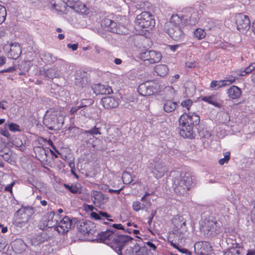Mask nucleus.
<instances>
[{
	"instance_id": "nucleus-53",
	"label": "nucleus",
	"mask_w": 255,
	"mask_h": 255,
	"mask_svg": "<svg viewBox=\"0 0 255 255\" xmlns=\"http://www.w3.org/2000/svg\"><path fill=\"white\" fill-rule=\"evenodd\" d=\"M134 252L131 248L130 247L129 249L127 248L125 250V255H134Z\"/></svg>"
},
{
	"instance_id": "nucleus-20",
	"label": "nucleus",
	"mask_w": 255,
	"mask_h": 255,
	"mask_svg": "<svg viewBox=\"0 0 255 255\" xmlns=\"http://www.w3.org/2000/svg\"><path fill=\"white\" fill-rule=\"evenodd\" d=\"M179 134L184 138H192L194 137L193 127L188 124L179 123Z\"/></svg>"
},
{
	"instance_id": "nucleus-13",
	"label": "nucleus",
	"mask_w": 255,
	"mask_h": 255,
	"mask_svg": "<svg viewBox=\"0 0 255 255\" xmlns=\"http://www.w3.org/2000/svg\"><path fill=\"white\" fill-rule=\"evenodd\" d=\"M236 23L237 29L240 31L247 30L250 27L249 16L242 13H239L236 16Z\"/></svg>"
},
{
	"instance_id": "nucleus-33",
	"label": "nucleus",
	"mask_w": 255,
	"mask_h": 255,
	"mask_svg": "<svg viewBox=\"0 0 255 255\" xmlns=\"http://www.w3.org/2000/svg\"><path fill=\"white\" fill-rule=\"evenodd\" d=\"M255 69V62H253L250 65L246 68L245 70H239L237 71V74L239 76H244L247 74L251 73Z\"/></svg>"
},
{
	"instance_id": "nucleus-49",
	"label": "nucleus",
	"mask_w": 255,
	"mask_h": 255,
	"mask_svg": "<svg viewBox=\"0 0 255 255\" xmlns=\"http://www.w3.org/2000/svg\"><path fill=\"white\" fill-rule=\"evenodd\" d=\"M197 63L195 61H188L185 63V67L189 68H193L196 67Z\"/></svg>"
},
{
	"instance_id": "nucleus-56",
	"label": "nucleus",
	"mask_w": 255,
	"mask_h": 255,
	"mask_svg": "<svg viewBox=\"0 0 255 255\" xmlns=\"http://www.w3.org/2000/svg\"><path fill=\"white\" fill-rule=\"evenodd\" d=\"M67 47L69 48L72 49L73 51L76 50L78 48V44H68Z\"/></svg>"
},
{
	"instance_id": "nucleus-39",
	"label": "nucleus",
	"mask_w": 255,
	"mask_h": 255,
	"mask_svg": "<svg viewBox=\"0 0 255 255\" xmlns=\"http://www.w3.org/2000/svg\"><path fill=\"white\" fill-rule=\"evenodd\" d=\"M185 92L187 94H189V92L192 93L195 92V88L192 82H187L185 84Z\"/></svg>"
},
{
	"instance_id": "nucleus-50",
	"label": "nucleus",
	"mask_w": 255,
	"mask_h": 255,
	"mask_svg": "<svg viewBox=\"0 0 255 255\" xmlns=\"http://www.w3.org/2000/svg\"><path fill=\"white\" fill-rule=\"evenodd\" d=\"M80 109V106H79V102L77 101L75 106L71 109L70 113L71 114H74Z\"/></svg>"
},
{
	"instance_id": "nucleus-40",
	"label": "nucleus",
	"mask_w": 255,
	"mask_h": 255,
	"mask_svg": "<svg viewBox=\"0 0 255 255\" xmlns=\"http://www.w3.org/2000/svg\"><path fill=\"white\" fill-rule=\"evenodd\" d=\"M112 21L113 20L109 18H104L101 21V26L103 27L105 30L108 31L109 27L110 26Z\"/></svg>"
},
{
	"instance_id": "nucleus-63",
	"label": "nucleus",
	"mask_w": 255,
	"mask_h": 255,
	"mask_svg": "<svg viewBox=\"0 0 255 255\" xmlns=\"http://www.w3.org/2000/svg\"><path fill=\"white\" fill-rule=\"evenodd\" d=\"M155 213H156V212L155 211H153L152 210L151 211V217L149 219V220L148 221V223L149 224H150L152 222V219L153 218V217L154 216V215H155Z\"/></svg>"
},
{
	"instance_id": "nucleus-37",
	"label": "nucleus",
	"mask_w": 255,
	"mask_h": 255,
	"mask_svg": "<svg viewBox=\"0 0 255 255\" xmlns=\"http://www.w3.org/2000/svg\"><path fill=\"white\" fill-rule=\"evenodd\" d=\"M194 34L198 39H202L205 37L206 33L203 29L197 28L194 31Z\"/></svg>"
},
{
	"instance_id": "nucleus-5",
	"label": "nucleus",
	"mask_w": 255,
	"mask_h": 255,
	"mask_svg": "<svg viewBox=\"0 0 255 255\" xmlns=\"http://www.w3.org/2000/svg\"><path fill=\"white\" fill-rule=\"evenodd\" d=\"M115 238H113L111 242V247L119 255H122V250L124 247L128 245L131 242L132 239L128 236L123 235L120 232L115 230Z\"/></svg>"
},
{
	"instance_id": "nucleus-26",
	"label": "nucleus",
	"mask_w": 255,
	"mask_h": 255,
	"mask_svg": "<svg viewBox=\"0 0 255 255\" xmlns=\"http://www.w3.org/2000/svg\"><path fill=\"white\" fill-rule=\"evenodd\" d=\"M26 247V245L21 240H15L12 245L13 250L18 254L21 253L24 251Z\"/></svg>"
},
{
	"instance_id": "nucleus-30",
	"label": "nucleus",
	"mask_w": 255,
	"mask_h": 255,
	"mask_svg": "<svg viewBox=\"0 0 255 255\" xmlns=\"http://www.w3.org/2000/svg\"><path fill=\"white\" fill-rule=\"evenodd\" d=\"M91 216L95 220H101L102 218H105L108 221H113V220L110 219L111 216L110 215L102 211H100L98 213L92 212L91 213Z\"/></svg>"
},
{
	"instance_id": "nucleus-16",
	"label": "nucleus",
	"mask_w": 255,
	"mask_h": 255,
	"mask_svg": "<svg viewBox=\"0 0 255 255\" xmlns=\"http://www.w3.org/2000/svg\"><path fill=\"white\" fill-rule=\"evenodd\" d=\"M187 23L185 20H183L182 17L179 16L178 14H174L171 17L170 21L166 23L164 28L176 27H183L186 25Z\"/></svg>"
},
{
	"instance_id": "nucleus-24",
	"label": "nucleus",
	"mask_w": 255,
	"mask_h": 255,
	"mask_svg": "<svg viewBox=\"0 0 255 255\" xmlns=\"http://www.w3.org/2000/svg\"><path fill=\"white\" fill-rule=\"evenodd\" d=\"M227 94L230 99L234 100L239 99L242 94V92L238 87L232 86L228 89Z\"/></svg>"
},
{
	"instance_id": "nucleus-12",
	"label": "nucleus",
	"mask_w": 255,
	"mask_h": 255,
	"mask_svg": "<svg viewBox=\"0 0 255 255\" xmlns=\"http://www.w3.org/2000/svg\"><path fill=\"white\" fill-rule=\"evenodd\" d=\"M200 121L199 116L195 113H184L179 120V123H184L191 126L192 127L198 125Z\"/></svg>"
},
{
	"instance_id": "nucleus-38",
	"label": "nucleus",
	"mask_w": 255,
	"mask_h": 255,
	"mask_svg": "<svg viewBox=\"0 0 255 255\" xmlns=\"http://www.w3.org/2000/svg\"><path fill=\"white\" fill-rule=\"evenodd\" d=\"M230 152L226 151L224 153V158H221L219 160V163L221 165H224L225 163H227L230 159Z\"/></svg>"
},
{
	"instance_id": "nucleus-42",
	"label": "nucleus",
	"mask_w": 255,
	"mask_h": 255,
	"mask_svg": "<svg viewBox=\"0 0 255 255\" xmlns=\"http://www.w3.org/2000/svg\"><path fill=\"white\" fill-rule=\"evenodd\" d=\"M170 244L173 247L177 249L180 252H181L183 254H186L187 255H191V252L190 251H189L188 250L184 249V248H183V249L179 248L178 247V246L175 243H174L173 242V241L170 242Z\"/></svg>"
},
{
	"instance_id": "nucleus-11",
	"label": "nucleus",
	"mask_w": 255,
	"mask_h": 255,
	"mask_svg": "<svg viewBox=\"0 0 255 255\" xmlns=\"http://www.w3.org/2000/svg\"><path fill=\"white\" fill-rule=\"evenodd\" d=\"M3 49L6 51L8 57L13 59L18 58L22 53L20 45L16 42L5 45Z\"/></svg>"
},
{
	"instance_id": "nucleus-23",
	"label": "nucleus",
	"mask_w": 255,
	"mask_h": 255,
	"mask_svg": "<svg viewBox=\"0 0 255 255\" xmlns=\"http://www.w3.org/2000/svg\"><path fill=\"white\" fill-rule=\"evenodd\" d=\"M115 230H107L105 232H102L99 234V240L101 242H105L106 244L111 245L113 242V238H115Z\"/></svg>"
},
{
	"instance_id": "nucleus-52",
	"label": "nucleus",
	"mask_w": 255,
	"mask_h": 255,
	"mask_svg": "<svg viewBox=\"0 0 255 255\" xmlns=\"http://www.w3.org/2000/svg\"><path fill=\"white\" fill-rule=\"evenodd\" d=\"M236 79L237 78L236 77H232L230 79L225 80L224 81V82H225V83L226 84V86H227L234 83L236 81Z\"/></svg>"
},
{
	"instance_id": "nucleus-60",
	"label": "nucleus",
	"mask_w": 255,
	"mask_h": 255,
	"mask_svg": "<svg viewBox=\"0 0 255 255\" xmlns=\"http://www.w3.org/2000/svg\"><path fill=\"white\" fill-rule=\"evenodd\" d=\"M146 245L154 251H155L156 249V246L150 242H147L146 243Z\"/></svg>"
},
{
	"instance_id": "nucleus-9",
	"label": "nucleus",
	"mask_w": 255,
	"mask_h": 255,
	"mask_svg": "<svg viewBox=\"0 0 255 255\" xmlns=\"http://www.w3.org/2000/svg\"><path fill=\"white\" fill-rule=\"evenodd\" d=\"M57 216L52 212H48L40 220L38 225L39 228L42 230H44L54 227L57 223V220L55 219Z\"/></svg>"
},
{
	"instance_id": "nucleus-54",
	"label": "nucleus",
	"mask_w": 255,
	"mask_h": 255,
	"mask_svg": "<svg viewBox=\"0 0 255 255\" xmlns=\"http://www.w3.org/2000/svg\"><path fill=\"white\" fill-rule=\"evenodd\" d=\"M179 74H176L174 76H172L170 80V82L171 83H174L176 82L178 79L179 78Z\"/></svg>"
},
{
	"instance_id": "nucleus-2",
	"label": "nucleus",
	"mask_w": 255,
	"mask_h": 255,
	"mask_svg": "<svg viewBox=\"0 0 255 255\" xmlns=\"http://www.w3.org/2000/svg\"><path fill=\"white\" fill-rule=\"evenodd\" d=\"M193 183V177L189 174L176 177L174 179V191L177 194L183 195L190 189Z\"/></svg>"
},
{
	"instance_id": "nucleus-10",
	"label": "nucleus",
	"mask_w": 255,
	"mask_h": 255,
	"mask_svg": "<svg viewBox=\"0 0 255 255\" xmlns=\"http://www.w3.org/2000/svg\"><path fill=\"white\" fill-rule=\"evenodd\" d=\"M139 58L143 61H148L150 63L159 62L162 58L160 52L150 50L142 52L139 54Z\"/></svg>"
},
{
	"instance_id": "nucleus-18",
	"label": "nucleus",
	"mask_w": 255,
	"mask_h": 255,
	"mask_svg": "<svg viewBox=\"0 0 255 255\" xmlns=\"http://www.w3.org/2000/svg\"><path fill=\"white\" fill-rule=\"evenodd\" d=\"M120 99L115 97H106L101 99V103L107 109L117 108L120 104Z\"/></svg>"
},
{
	"instance_id": "nucleus-34",
	"label": "nucleus",
	"mask_w": 255,
	"mask_h": 255,
	"mask_svg": "<svg viewBox=\"0 0 255 255\" xmlns=\"http://www.w3.org/2000/svg\"><path fill=\"white\" fill-rule=\"evenodd\" d=\"M198 13L196 11H194L191 14L190 17L189 18V20H185V22H187V24H190L191 25H194L196 24L198 21Z\"/></svg>"
},
{
	"instance_id": "nucleus-14",
	"label": "nucleus",
	"mask_w": 255,
	"mask_h": 255,
	"mask_svg": "<svg viewBox=\"0 0 255 255\" xmlns=\"http://www.w3.org/2000/svg\"><path fill=\"white\" fill-rule=\"evenodd\" d=\"M91 195L92 200L94 205L99 208H103V206L107 203L109 200L108 197L98 191H92Z\"/></svg>"
},
{
	"instance_id": "nucleus-6",
	"label": "nucleus",
	"mask_w": 255,
	"mask_h": 255,
	"mask_svg": "<svg viewBox=\"0 0 255 255\" xmlns=\"http://www.w3.org/2000/svg\"><path fill=\"white\" fill-rule=\"evenodd\" d=\"M33 210L30 208H21L19 209L15 216L14 224L18 227L26 226L31 219Z\"/></svg>"
},
{
	"instance_id": "nucleus-3",
	"label": "nucleus",
	"mask_w": 255,
	"mask_h": 255,
	"mask_svg": "<svg viewBox=\"0 0 255 255\" xmlns=\"http://www.w3.org/2000/svg\"><path fill=\"white\" fill-rule=\"evenodd\" d=\"M149 169L153 176L159 179L168 174L169 166L161 159H155L149 163Z\"/></svg>"
},
{
	"instance_id": "nucleus-15",
	"label": "nucleus",
	"mask_w": 255,
	"mask_h": 255,
	"mask_svg": "<svg viewBox=\"0 0 255 255\" xmlns=\"http://www.w3.org/2000/svg\"><path fill=\"white\" fill-rule=\"evenodd\" d=\"M72 224V221L68 217L65 216L58 223L55 229L59 234H64L69 231Z\"/></svg>"
},
{
	"instance_id": "nucleus-7",
	"label": "nucleus",
	"mask_w": 255,
	"mask_h": 255,
	"mask_svg": "<svg viewBox=\"0 0 255 255\" xmlns=\"http://www.w3.org/2000/svg\"><path fill=\"white\" fill-rule=\"evenodd\" d=\"M161 88L155 81H146L139 85L138 88L139 94L143 96H148L158 93Z\"/></svg>"
},
{
	"instance_id": "nucleus-25",
	"label": "nucleus",
	"mask_w": 255,
	"mask_h": 255,
	"mask_svg": "<svg viewBox=\"0 0 255 255\" xmlns=\"http://www.w3.org/2000/svg\"><path fill=\"white\" fill-rule=\"evenodd\" d=\"M34 151L37 158L40 161H45L47 160V152L45 149L41 146L34 147Z\"/></svg>"
},
{
	"instance_id": "nucleus-58",
	"label": "nucleus",
	"mask_w": 255,
	"mask_h": 255,
	"mask_svg": "<svg viewBox=\"0 0 255 255\" xmlns=\"http://www.w3.org/2000/svg\"><path fill=\"white\" fill-rule=\"evenodd\" d=\"M123 189V187H121V188L117 189V190H114V189H109L108 192L111 193H116L117 194H119L120 193L121 190Z\"/></svg>"
},
{
	"instance_id": "nucleus-59",
	"label": "nucleus",
	"mask_w": 255,
	"mask_h": 255,
	"mask_svg": "<svg viewBox=\"0 0 255 255\" xmlns=\"http://www.w3.org/2000/svg\"><path fill=\"white\" fill-rule=\"evenodd\" d=\"M6 58L4 56H0V67L3 66L6 62Z\"/></svg>"
},
{
	"instance_id": "nucleus-46",
	"label": "nucleus",
	"mask_w": 255,
	"mask_h": 255,
	"mask_svg": "<svg viewBox=\"0 0 255 255\" xmlns=\"http://www.w3.org/2000/svg\"><path fill=\"white\" fill-rule=\"evenodd\" d=\"M192 104L193 102L192 100L188 99L183 101L181 102V105L183 108H185L187 110H189L191 106L192 105Z\"/></svg>"
},
{
	"instance_id": "nucleus-64",
	"label": "nucleus",
	"mask_w": 255,
	"mask_h": 255,
	"mask_svg": "<svg viewBox=\"0 0 255 255\" xmlns=\"http://www.w3.org/2000/svg\"><path fill=\"white\" fill-rule=\"evenodd\" d=\"M16 70V67L15 66H11L6 69V72H11Z\"/></svg>"
},
{
	"instance_id": "nucleus-31",
	"label": "nucleus",
	"mask_w": 255,
	"mask_h": 255,
	"mask_svg": "<svg viewBox=\"0 0 255 255\" xmlns=\"http://www.w3.org/2000/svg\"><path fill=\"white\" fill-rule=\"evenodd\" d=\"M177 103L171 100H167L164 104V110L166 112L170 113L175 110Z\"/></svg>"
},
{
	"instance_id": "nucleus-41",
	"label": "nucleus",
	"mask_w": 255,
	"mask_h": 255,
	"mask_svg": "<svg viewBox=\"0 0 255 255\" xmlns=\"http://www.w3.org/2000/svg\"><path fill=\"white\" fill-rule=\"evenodd\" d=\"M6 16V10L5 8L0 5V24L3 23Z\"/></svg>"
},
{
	"instance_id": "nucleus-1",
	"label": "nucleus",
	"mask_w": 255,
	"mask_h": 255,
	"mask_svg": "<svg viewBox=\"0 0 255 255\" xmlns=\"http://www.w3.org/2000/svg\"><path fill=\"white\" fill-rule=\"evenodd\" d=\"M64 116L60 109L48 110L44 119V123L50 125L48 127L50 129L56 127L62 126L64 123Z\"/></svg>"
},
{
	"instance_id": "nucleus-36",
	"label": "nucleus",
	"mask_w": 255,
	"mask_h": 255,
	"mask_svg": "<svg viewBox=\"0 0 255 255\" xmlns=\"http://www.w3.org/2000/svg\"><path fill=\"white\" fill-rule=\"evenodd\" d=\"M225 82L224 80L212 81L210 84V87L213 89L221 88L226 86Z\"/></svg>"
},
{
	"instance_id": "nucleus-62",
	"label": "nucleus",
	"mask_w": 255,
	"mask_h": 255,
	"mask_svg": "<svg viewBox=\"0 0 255 255\" xmlns=\"http://www.w3.org/2000/svg\"><path fill=\"white\" fill-rule=\"evenodd\" d=\"M5 103H6V102L5 101H2L0 102V108L2 110H6L7 108L5 105Z\"/></svg>"
},
{
	"instance_id": "nucleus-35",
	"label": "nucleus",
	"mask_w": 255,
	"mask_h": 255,
	"mask_svg": "<svg viewBox=\"0 0 255 255\" xmlns=\"http://www.w3.org/2000/svg\"><path fill=\"white\" fill-rule=\"evenodd\" d=\"M144 203H140L139 201H134L132 203L133 210L136 212L139 211L140 210H145L147 211L150 208H146L144 206Z\"/></svg>"
},
{
	"instance_id": "nucleus-21",
	"label": "nucleus",
	"mask_w": 255,
	"mask_h": 255,
	"mask_svg": "<svg viewBox=\"0 0 255 255\" xmlns=\"http://www.w3.org/2000/svg\"><path fill=\"white\" fill-rule=\"evenodd\" d=\"M66 3L68 6L77 12L81 13L86 12L87 7L84 4L80 3L79 0H67Z\"/></svg>"
},
{
	"instance_id": "nucleus-4",
	"label": "nucleus",
	"mask_w": 255,
	"mask_h": 255,
	"mask_svg": "<svg viewBox=\"0 0 255 255\" xmlns=\"http://www.w3.org/2000/svg\"><path fill=\"white\" fill-rule=\"evenodd\" d=\"M135 26L138 28L148 31L154 27L155 22L153 15L147 11H143L137 15Z\"/></svg>"
},
{
	"instance_id": "nucleus-61",
	"label": "nucleus",
	"mask_w": 255,
	"mask_h": 255,
	"mask_svg": "<svg viewBox=\"0 0 255 255\" xmlns=\"http://www.w3.org/2000/svg\"><path fill=\"white\" fill-rule=\"evenodd\" d=\"M14 144L18 147H22V142L19 139H16Z\"/></svg>"
},
{
	"instance_id": "nucleus-57",
	"label": "nucleus",
	"mask_w": 255,
	"mask_h": 255,
	"mask_svg": "<svg viewBox=\"0 0 255 255\" xmlns=\"http://www.w3.org/2000/svg\"><path fill=\"white\" fill-rule=\"evenodd\" d=\"M116 229L124 230L123 226L121 224H114L112 226Z\"/></svg>"
},
{
	"instance_id": "nucleus-27",
	"label": "nucleus",
	"mask_w": 255,
	"mask_h": 255,
	"mask_svg": "<svg viewBox=\"0 0 255 255\" xmlns=\"http://www.w3.org/2000/svg\"><path fill=\"white\" fill-rule=\"evenodd\" d=\"M112 92L111 87L101 84L97 85L95 87V93L96 94L107 95L110 94Z\"/></svg>"
},
{
	"instance_id": "nucleus-8",
	"label": "nucleus",
	"mask_w": 255,
	"mask_h": 255,
	"mask_svg": "<svg viewBox=\"0 0 255 255\" xmlns=\"http://www.w3.org/2000/svg\"><path fill=\"white\" fill-rule=\"evenodd\" d=\"M172 222L174 225L173 234L176 236L179 240H182L187 232L186 221L182 217L178 216L174 218Z\"/></svg>"
},
{
	"instance_id": "nucleus-48",
	"label": "nucleus",
	"mask_w": 255,
	"mask_h": 255,
	"mask_svg": "<svg viewBox=\"0 0 255 255\" xmlns=\"http://www.w3.org/2000/svg\"><path fill=\"white\" fill-rule=\"evenodd\" d=\"M46 74L49 78L53 79L56 77L55 71L53 69H49L46 72Z\"/></svg>"
},
{
	"instance_id": "nucleus-45",
	"label": "nucleus",
	"mask_w": 255,
	"mask_h": 255,
	"mask_svg": "<svg viewBox=\"0 0 255 255\" xmlns=\"http://www.w3.org/2000/svg\"><path fill=\"white\" fill-rule=\"evenodd\" d=\"M8 127L9 130L12 132L20 131V130L19 126L13 123L9 124Z\"/></svg>"
},
{
	"instance_id": "nucleus-55",
	"label": "nucleus",
	"mask_w": 255,
	"mask_h": 255,
	"mask_svg": "<svg viewBox=\"0 0 255 255\" xmlns=\"http://www.w3.org/2000/svg\"><path fill=\"white\" fill-rule=\"evenodd\" d=\"M14 184H15V182H13L11 184H10L8 185L7 186H6L5 187V190L6 191L12 192V187H13V186L14 185Z\"/></svg>"
},
{
	"instance_id": "nucleus-47",
	"label": "nucleus",
	"mask_w": 255,
	"mask_h": 255,
	"mask_svg": "<svg viewBox=\"0 0 255 255\" xmlns=\"http://www.w3.org/2000/svg\"><path fill=\"white\" fill-rule=\"evenodd\" d=\"M85 133H89L92 135L101 134L100 132V128H97L96 127L91 129L86 130Z\"/></svg>"
},
{
	"instance_id": "nucleus-19",
	"label": "nucleus",
	"mask_w": 255,
	"mask_h": 255,
	"mask_svg": "<svg viewBox=\"0 0 255 255\" xmlns=\"http://www.w3.org/2000/svg\"><path fill=\"white\" fill-rule=\"evenodd\" d=\"M183 27H176L174 28H164L165 31L174 40L179 41L184 38V33L182 30Z\"/></svg>"
},
{
	"instance_id": "nucleus-28",
	"label": "nucleus",
	"mask_w": 255,
	"mask_h": 255,
	"mask_svg": "<svg viewBox=\"0 0 255 255\" xmlns=\"http://www.w3.org/2000/svg\"><path fill=\"white\" fill-rule=\"evenodd\" d=\"M64 187L73 194H80L82 192V187L79 183L72 184L71 185L64 184Z\"/></svg>"
},
{
	"instance_id": "nucleus-17",
	"label": "nucleus",
	"mask_w": 255,
	"mask_h": 255,
	"mask_svg": "<svg viewBox=\"0 0 255 255\" xmlns=\"http://www.w3.org/2000/svg\"><path fill=\"white\" fill-rule=\"evenodd\" d=\"M206 229L210 232V234L215 235L219 234L222 228V223L220 221L208 220L205 223Z\"/></svg>"
},
{
	"instance_id": "nucleus-51",
	"label": "nucleus",
	"mask_w": 255,
	"mask_h": 255,
	"mask_svg": "<svg viewBox=\"0 0 255 255\" xmlns=\"http://www.w3.org/2000/svg\"><path fill=\"white\" fill-rule=\"evenodd\" d=\"M0 133L8 139H10L11 137V134L7 130L1 129L0 130Z\"/></svg>"
},
{
	"instance_id": "nucleus-43",
	"label": "nucleus",
	"mask_w": 255,
	"mask_h": 255,
	"mask_svg": "<svg viewBox=\"0 0 255 255\" xmlns=\"http://www.w3.org/2000/svg\"><path fill=\"white\" fill-rule=\"evenodd\" d=\"M149 195L150 194L146 192L141 199V202H146V204H143V205L146 208H150L151 206L150 199L146 197L147 196Z\"/></svg>"
},
{
	"instance_id": "nucleus-22",
	"label": "nucleus",
	"mask_w": 255,
	"mask_h": 255,
	"mask_svg": "<svg viewBox=\"0 0 255 255\" xmlns=\"http://www.w3.org/2000/svg\"><path fill=\"white\" fill-rule=\"evenodd\" d=\"M202 100L218 108L222 107V101L217 95L204 96L202 98Z\"/></svg>"
},
{
	"instance_id": "nucleus-44",
	"label": "nucleus",
	"mask_w": 255,
	"mask_h": 255,
	"mask_svg": "<svg viewBox=\"0 0 255 255\" xmlns=\"http://www.w3.org/2000/svg\"><path fill=\"white\" fill-rule=\"evenodd\" d=\"M123 181L124 184H128L131 182V177L128 172H124L122 176Z\"/></svg>"
},
{
	"instance_id": "nucleus-29",
	"label": "nucleus",
	"mask_w": 255,
	"mask_h": 255,
	"mask_svg": "<svg viewBox=\"0 0 255 255\" xmlns=\"http://www.w3.org/2000/svg\"><path fill=\"white\" fill-rule=\"evenodd\" d=\"M124 28L123 26L121 27L120 26H118L117 24L113 20L110 26L109 27L108 31L119 34H124L126 33V32L122 29Z\"/></svg>"
},
{
	"instance_id": "nucleus-32",
	"label": "nucleus",
	"mask_w": 255,
	"mask_h": 255,
	"mask_svg": "<svg viewBox=\"0 0 255 255\" xmlns=\"http://www.w3.org/2000/svg\"><path fill=\"white\" fill-rule=\"evenodd\" d=\"M154 70L158 75L163 77L167 74L168 68L165 65L160 64L155 67Z\"/></svg>"
}]
</instances>
